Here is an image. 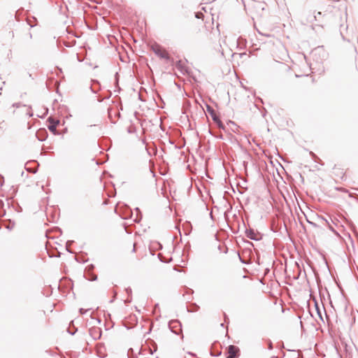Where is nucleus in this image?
Here are the masks:
<instances>
[{
	"label": "nucleus",
	"mask_w": 358,
	"mask_h": 358,
	"mask_svg": "<svg viewBox=\"0 0 358 358\" xmlns=\"http://www.w3.org/2000/svg\"><path fill=\"white\" fill-rule=\"evenodd\" d=\"M228 355L227 358H238L239 355V348L235 345H231L227 349Z\"/></svg>",
	"instance_id": "1"
},
{
	"label": "nucleus",
	"mask_w": 358,
	"mask_h": 358,
	"mask_svg": "<svg viewBox=\"0 0 358 358\" xmlns=\"http://www.w3.org/2000/svg\"><path fill=\"white\" fill-rule=\"evenodd\" d=\"M175 68L182 75L187 73V67L186 66L184 62L178 60L175 64Z\"/></svg>",
	"instance_id": "2"
},
{
	"label": "nucleus",
	"mask_w": 358,
	"mask_h": 358,
	"mask_svg": "<svg viewBox=\"0 0 358 358\" xmlns=\"http://www.w3.org/2000/svg\"><path fill=\"white\" fill-rule=\"evenodd\" d=\"M89 334L94 340H97L101 336V330L99 327H92L89 329Z\"/></svg>",
	"instance_id": "3"
},
{
	"label": "nucleus",
	"mask_w": 358,
	"mask_h": 358,
	"mask_svg": "<svg viewBox=\"0 0 358 358\" xmlns=\"http://www.w3.org/2000/svg\"><path fill=\"white\" fill-rule=\"evenodd\" d=\"M154 51L155 54L161 58L169 59L168 52L165 50H162L160 47H157L156 49H154Z\"/></svg>",
	"instance_id": "4"
},
{
	"label": "nucleus",
	"mask_w": 358,
	"mask_h": 358,
	"mask_svg": "<svg viewBox=\"0 0 358 358\" xmlns=\"http://www.w3.org/2000/svg\"><path fill=\"white\" fill-rule=\"evenodd\" d=\"M50 121V125L48 126V129L50 131L53 133L56 132L57 125L59 124V120H54L50 118L48 119Z\"/></svg>",
	"instance_id": "5"
},
{
	"label": "nucleus",
	"mask_w": 358,
	"mask_h": 358,
	"mask_svg": "<svg viewBox=\"0 0 358 358\" xmlns=\"http://www.w3.org/2000/svg\"><path fill=\"white\" fill-rule=\"evenodd\" d=\"M169 327L170 329L171 330V331H173L175 334H178L177 331L175 330L174 329L178 327H180V324L177 320H172V321L169 322Z\"/></svg>",
	"instance_id": "6"
},
{
	"label": "nucleus",
	"mask_w": 358,
	"mask_h": 358,
	"mask_svg": "<svg viewBox=\"0 0 358 358\" xmlns=\"http://www.w3.org/2000/svg\"><path fill=\"white\" fill-rule=\"evenodd\" d=\"M246 233L247 236L252 240L257 241L259 239V235L257 233H255L253 229H250L248 231H247Z\"/></svg>",
	"instance_id": "7"
},
{
	"label": "nucleus",
	"mask_w": 358,
	"mask_h": 358,
	"mask_svg": "<svg viewBox=\"0 0 358 358\" xmlns=\"http://www.w3.org/2000/svg\"><path fill=\"white\" fill-rule=\"evenodd\" d=\"M206 110H207V112L211 115V117H212L213 120V117H219L217 115L215 110L211 106H210L209 105L206 106Z\"/></svg>",
	"instance_id": "8"
},
{
	"label": "nucleus",
	"mask_w": 358,
	"mask_h": 358,
	"mask_svg": "<svg viewBox=\"0 0 358 358\" xmlns=\"http://www.w3.org/2000/svg\"><path fill=\"white\" fill-rule=\"evenodd\" d=\"M213 121L217 124V127L220 129H224V126L222 121L220 120V117H213Z\"/></svg>",
	"instance_id": "9"
},
{
	"label": "nucleus",
	"mask_w": 358,
	"mask_h": 358,
	"mask_svg": "<svg viewBox=\"0 0 358 358\" xmlns=\"http://www.w3.org/2000/svg\"><path fill=\"white\" fill-rule=\"evenodd\" d=\"M315 308H316V310H317V315H319V317L322 319V313H321V310L318 306V304L317 303H315Z\"/></svg>",
	"instance_id": "10"
},
{
	"label": "nucleus",
	"mask_w": 358,
	"mask_h": 358,
	"mask_svg": "<svg viewBox=\"0 0 358 358\" xmlns=\"http://www.w3.org/2000/svg\"><path fill=\"white\" fill-rule=\"evenodd\" d=\"M90 309H84V308H80L79 312L80 314H85Z\"/></svg>",
	"instance_id": "11"
},
{
	"label": "nucleus",
	"mask_w": 358,
	"mask_h": 358,
	"mask_svg": "<svg viewBox=\"0 0 358 358\" xmlns=\"http://www.w3.org/2000/svg\"><path fill=\"white\" fill-rule=\"evenodd\" d=\"M96 279H97V275H94V274H92V275L90 278V280H92V281L96 280Z\"/></svg>",
	"instance_id": "12"
},
{
	"label": "nucleus",
	"mask_w": 358,
	"mask_h": 358,
	"mask_svg": "<svg viewBox=\"0 0 358 358\" xmlns=\"http://www.w3.org/2000/svg\"><path fill=\"white\" fill-rule=\"evenodd\" d=\"M322 15L321 12H317V13L313 16L314 20H317V17H320V15Z\"/></svg>",
	"instance_id": "13"
},
{
	"label": "nucleus",
	"mask_w": 358,
	"mask_h": 358,
	"mask_svg": "<svg viewBox=\"0 0 358 358\" xmlns=\"http://www.w3.org/2000/svg\"><path fill=\"white\" fill-rule=\"evenodd\" d=\"M76 331H77V329H76L74 331H71L69 329L68 330L69 333L71 335H74Z\"/></svg>",
	"instance_id": "14"
},
{
	"label": "nucleus",
	"mask_w": 358,
	"mask_h": 358,
	"mask_svg": "<svg viewBox=\"0 0 358 358\" xmlns=\"http://www.w3.org/2000/svg\"><path fill=\"white\" fill-rule=\"evenodd\" d=\"M268 348L271 350L273 348L272 343L270 341L268 343Z\"/></svg>",
	"instance_id": "15"
},
{
	"label": "nucleus",
	"mask_w": 358,
	"mask_h": 358,
	"mask_svg": "<svg viewBox=\"0 0 358 358\" xmlns=\"http://www.w3.org/2000/svg\"><path fill=\"white\" fill-rule=\"evenodd\" d=\"M200 15H202V13H196V17L197 18H199V17H200Z\"/></svg>",
	"instance_id": "16"
},
{
	"label": "nucleus",
	"mask_w": 358,
	"mask_h": 358,
	"mask_svg": "<svg viewBox=\"0 0 358 358\" xmlns=\"http://www.w3.org/2000/svg\"><path fill=\"white\" fill-rule=\"evenodd\" d=\"M135 251H136V244L134 243L132 252H134Z\"/></svg>",
	"instance_id": "17"
},
{
	"label": "nucleus",
	"mask_w": 358,
	"mask_h": 358,
	"mask_svg": "<svg viewBox=\"0 0 358 358\" xmlns=\"http://www.w3.org/2000/svg\"><path fill=\"white\" fill-rule=\"evenodd\" d=\"M13 106H16V107H19L20 103H15V104H14Z\"/></svg>",
	"instance_id": "18"
},
{
	"label": "nucleus",
	"mask_w": 358,
	"mask_h": 358,
	"mask_svg": "<svg viewBox=\"0 0 358 358\" xmlns=\"http://www.w3.org/2000/svg\"><path fill=\"white\" fill-rule=\"evenodd\" d=\"M29 38H32V35H31V34L30 32L29 33Z\"/></svg>",
	"instance_id": "19"
},
{
	"label": "nucleus",
	"mask_w": 358,
	"mask_h": 358,
	"mask_svg": "<svg viewBox=\"0 0 358 358\" xmlns=\"http://www.w3.org/2000/svg\"><path fill=\"white\" fill-rule=\"evenodd\" d=\"M28 24H29L30 27H34L32 24H30L29 22H28Z\"/></svg>",
	"instance_id": "20"
},
{
	"label": "nucleus",
	"mask_w": 358,
	"mask_h": 358,
	"mask_svg": "<svg viewBox=\"0 0 358 358\" xmlns=\"http://www.w3.org/2000/svg\"><path fill=\"white\" fill-rule=\"evenodd\" d=\"M15 19H16L17 20H17V13L15 14Z\"/></svg>",
	"instance_id": "21"
},
{
	"label": "nucleus",
	"mask_w": 358,
	"mask_h": 358,
	"mask_svg": "<svg viewBox=\"0 0 358 358\" xmlns=\"http://www.w3.org/2000/svg\"><path fill=\"white\" fill-rule=\"evenodd\" d=\"M90 268H94V266H93V265H91V266H90Z\"/></svg>",
	"instance_id": "22"
}]
</instances>
